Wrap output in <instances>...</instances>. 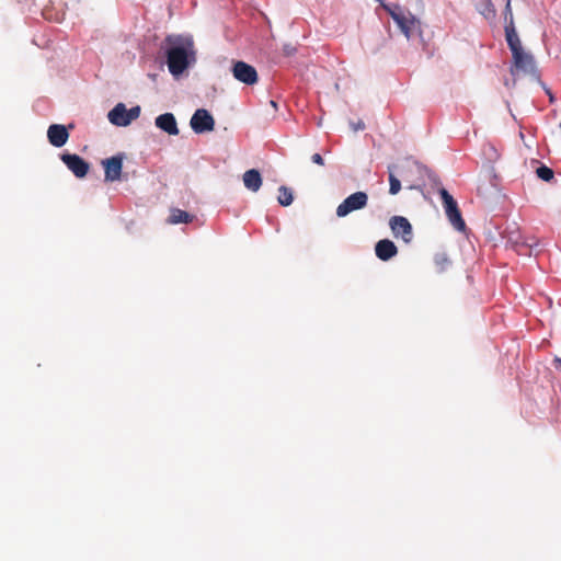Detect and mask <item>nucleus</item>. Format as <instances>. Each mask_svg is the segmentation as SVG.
Segmentation results:
<instances>
[{
	"label": "nucleus",
	"instance_id": "obj_4",
	"mask_svg": "<svg viewBox=\"0 0 561 561\" xmlns=\"http://www.w3.org/2000/svg\"><path fill=\"white\" fill-rule=\"evenodd\" d=\"M439 195L448 220L450 221L455 229L463 231L466 228V224L461 217L457 202L444 187L439 190Z\"/></svg>",
	"mask_w": 561,
	"mask_h": 561
},
{
	"label": "nucleus",
	"instance_id": "obj_26",
	"mask_svg": "<svg viewBox=\"0 0 561 561\" xmlns=\"http://www.w3.org/2000/svg\"><path fill=\"white\" fill-rule=\"evenodd\" d=\"M553 365H554L556 369H561V358L560 357H556L553 359Z\"/></svg>",
	"mask_w": 561,
	"mask_h": 561
},
{
	"label": "nucleus",
	"instance_id": "obj_20",
	"mask_svg": "<svg viewBox=\"0 0 561 561\" xmlns=\"http://www.w3.org/2000/svg\"><path fill=\"white\" fill-rule=\"evenodd\" d=\"M479 12L485 19H494L495 14H496V11H495L494 5L491 2V0H480Z\"/></svg>",
	"mask_w": 561,
	"mask_h": 561
},
{
	"label": "nucleus",
	"instance_id": "obj_14",
	"mask_svg": "<svg viewBox=\"0 0 561 561\" xmlns=\"http://www.w3.org/2000/svg\"><path fill=\"white\" fill-rule=\"evenodd\" d=\"M108 121L115 126H128L129 121L127 119V108L125 104L118 103L108 112Z\"/></svg>",
	"mask_w": 561,
	"mask_h": 561
},
{
	"label": "nucleus",
	"instance_id": "obj_22",
	"mask_svg": "<svg viewBox=\"0 0 561 561\" xmlns=\"http://www.w3.org/2000/svg\"><path fill=\"white\" fill-rule=\"evenodd\" d=\"M389 184H390L389 193L391 195H396L400 192L401 183H400L399 179H397L391 172L389 174Z\"/></svg>",
	"mask_w": 561,
	"mask_h": 561
},
{
	"label": "nucleus",
	"instance_id": "obj_16",
	"mask_svg": "<svg viewBox=\"0 0 561 561\" xmlns=\"http://www.w3.org/2000/svg\"><path fill=\"white\" fill-rule=\"evenodd\" d=\"M194 219V216L188 214L185 210L173 208L171 209V214L168 218V224L178 225V224H190Z\"/></svg>",
	"mask_w": 561,
	"mask_h": 561
},
{
	"label": "nucleus",
	"instance_id": "obj_8",
	"mask_svg": "<svg viewBox=\"0 0 561 561\" xmlns=\"http://www.w3.org/2000/svg\"><path fill=\"white\" fill-rule=\"evenodd\" d=\"M190 124L196 134L213 131L215 128V119L205 108L196 110L191 118Z\"/></svg>",
	"mask_w": 561,
	"mask_h": 561
},
{
	"label": "nucleus",
	"instance_id": "obj_9",
	"mask_svg": "<svg viewBox=\"0 0 561 561\" xmlns=\"http://www.w3.org/2000/svg\"><path fill=\"white\" fill-rule=\"evenodd\" d=\"M390 229L396 238H401L405 243L411 242L413 229L410 221L402 216H393L389 220Z\"/></svg>",
	"mask_w": 561,
	"mask_h": 561
},
{
	"label": "nucleus",
	"instance_id": "obj_10",
	"mask_svg": "<svg viewBox=\"0 0 561 561\" xmlns=\"http://www.w3.org/2000/svg\"><path fill=\"white\" fill-rule=\"evenodd\" d=\"M60 159L77 178L81 179L88 174L90 164L80 156L76 153H62Z\"/></svg>",
	"mask_w": 561,
	"mask_h": 561
},
{
	"label": "nucleus",
	"instance_id": "obj_27",
	"mask_svg": "<svg viewBox=\"0 0 561 561\" xmlns=\"http://www.w3.org/2000/svg\"><path fill=\"white\" fill-rule=\"evenodd\" d=\"M271 105H272L273 107H276V106H277V103H276L275 101H271Z\"/></svg>",
	"mask_w": 561,
	"mask_h": 561
},
{
	"label": "nucleus",
	"instance_id": "obj_18",
	"mask_svg": "<svg viewBox=\"0 0 561 561\" xmlns=\"http://www.w3.org/2000/svg\"><path fill=\"white\" fill-rule=\"evenodd\" d=\"M504 28H505V37L508 38L511 34H517L514 25V18L511 7V1L507 0L505 10H504Z\"/></svg>",
	"mask_w": 561,
	"mask_h": 561
},
{
	"label": "nucleus",
	"instance_id": "obj_19",
	"mask_svg": "<svg viewBox=\"0 0 561 561\" xmlns=\"http://www.w3.org/2000/svg\"><path fill=\"white\" fill-rule=\"evenodd\" d=\"M277 201L282 206H289L294 201L291 190L287 186H280L278 188Z\"/></svg>",
	"mask_w": 561,
	"mask_h": 561
},
{
	"label": "nucleus",
	"instance_id": "obj_7",
	"mask_svg": "<svg viewBox=\"0 0 561 561\" xmlns=\"http://www.w3.org/2000/svg\"><path fill=\"white\" fill-rule=\"evenodd\" d=\"M231 71L236 80L247 85H253L259 80L256 69L241 60L233 62Z\"/></svg>",
	"mask_w": 561,
	"mask_h": 561
},
{
	"label": "nucleus",
	"instance_id": "obj_11",
	"mask_svg": "<svg viewBox=\"0 0 561 561\" xmlns=\"http://www.w3.org/2000/svg\"><path fill=\"white\" fill-rule=\"evenodd\" d=\"M47 138L54 147H62L69 139V131L65 125L53 124L47 129Z\"/></svg>",
	"mask_w": 561,
	"mask_h": 561
},
{
	"label": "nucleus",
	"instance_id": "obj_6",
	"mask_svg": "<svg viewBox=\"0 0 561 561\" xmlns=\"http://www.w3.org/2000/svg\"><path fill=\"white\" fill-rule=\"evenodd\" d=\"M124 153L103 159L101 164L104 169L105 182H117L122 179Z\"/></svg>",
	"mask_w": 561,
	"mask_h": 561
},
{
	"label": "nucleus",
	"instance_id": "obj_2",
	"mask_svg": "<svg viewBox=\"0 0 561 561\" xmlns=\"http://www.w3.org/2000/svg\"><path fill=\"white\" fill-rule=\"evenodd\" d=\"M506 42L513 56L512 75L534 72L536 68L534 57L524 50L518 35L511 34Z\"/></svg>",
	"mask_w": 561,
	"mask_h": 561
},
{
	"label": "nucleus",
	"instance_id": "obj_13",
	"mask_svg": "<svg viewBox=\"0 0 561 561\" xmlns=\"http://www.w3.org/2000/svg\"><path fill=\"white\" fill-rule=\"evenodd\" d=\"M156 126L169 135H179L176 119L172 113H164L156 118Z\"/></svg>",
	"mask_w": 561,
	"mask_h": 561
},
{
	"label": "nucleus",
	"instance_id": "obj_25",
	"mask_svg": "<svg viewBox=\"0 0 561 561\" xmlns=\"http://www.w3.org/2000/svg\"><path fill=\"white\" fill-rule=\"evenodd\" d=\"M365 128L364 122L359 121L356 125H354V130H363Z\"/></svg>",
	"mask_w": 561,
	"mask_h": 561
},
{
	"label": "nucleus",
	"instance_id": "obj_17",
	"mask_svg": "<svg viewBox=\"0 0 561 561\" xmlns=\"http://www.w3.org/2000/svg\"><path fill=\"white\" fill-rule=\"evenodd\" d=\"M436 272L444 273L451 267V260L446 252H437L433 257Z\"/></svg>",
	"mask_w": 561,
	"mask_h": 561
},
{
	"label": "nucleus",
	"instance_id": "obj_3",
	"mask_svg": "<svg viewBox=\"0 0 561 561\" xmlns=\"http://www.w3.org/2000/svg\"><path fill=\"white\" fill-rule=\"evenodd\" d=\"M402 33L410 38L413 32L419 28L420 22L410 12H405L399 4H382Z\"/></svg>",
	"mask_w": 561,
	"mask_h": 561
},
{
	"label": "nucleus",
	"instance_id": "obj_12",
	"mask_svg": "<svg viewBox=\"0 0 561 561\" xmlns=\"http://www.w3.org/2000/svg\"><path fill=\"white\" fill-rule=\"evenodd\" d=\"M376 255L381 261H388L398 253L396 244L389 239H382L376 243Z\"/></svg>",
	"mask_w": 561,
	"mask_h": 561
},
{
	"label": "nucleus",
	"instance_id": "obj_23",
	"mask_svg": "<svg viewBox=\"0 0 561 561\" xmlns=\"http://www.w3.org/2000/svg\"><path fill=\"white\" fill-rule=\"evenodd\" d=\"M140 115V106H134L129 110H127V119L129 121V124L137 119Z\"/></svg>",
	"mask_w": 561,
	"mask_h": 561
},
{
	"label": "nucleus",
	"instance_id": "obj_15",
	"mask_svg": "<svg viewBox=\"0 0 561 561\" xmlns=\"http://www.w3.org/2000/svg\"><path fill=\"white\" fill-rule=\"evenodd\" d=\"M243 184L248 190L257 192L262 186V176L260 172L255 169L245 171L243 174Z\"/></svg>",
	"mask_w": 561,
	"mask_h": 561
},
{
	"label": "nucleus",
	"instance_id": "obj_24",
	"mask_svg": "<svg viewBox=\"0 0 561 561\" xmlns=\"http://www.w3.org/2000/svg\"><path fill=\"white\" fill-rule=\"evenodd\" d=\"M311 160L316 164H319V165H323L324 164V160H323V158H322V156L320 153H313L311 156Z\"/></svg>",
	"mask_w": 561,
	"mask_h": 561
},
{
	"label": "nucleus",
	"instance_id": "obj_21",
	"mask_svg": "<svg viewBox=\"0 0 561 561\" xmlns=\"http://www.w3.org/2000/svg\"><path fill=\"white\" fill-rule=\"evenodd\" d=\"M536 174L545 182H550L554 178L553 170L545 164H541L539 168H537Z\"/></svg>",
	"mask_w": 561,
	"mask_h": 561
},
{
	"label": "nucleus",
	"instance_id": "obj_5",
	"mask_svg": "<svg viewBox=\"0 0 561 561\" xmlns=\"http://www.w3.org/2000/svg\"><path fill=\"white\" fill-rule=\"evenodd\" d=\"M368 195L365 192H355L347 196L336 208L337 217H345L350 213L363 209L367 206Z\"/></svg>",
	"mask_w": 561,
	"mask_h": 561
},
{
	"label": "nucleus",
	"instance_id": "obj_1",
	"mask_svg": "<svg viewBox=\"0 0 561 561\" xmlns=\"http://www.w3.org/2000/svg\"><path fill=\"white\" fill-rule=\"evenodd\" d=\"M167 64L169 71L173 76H179L188 66V49L192 46L190 42H184L180 37L168 36L165 39Z\"/></svg>",
	"mask_w": 561,
	"mask_h": 561
}]
</instances>
